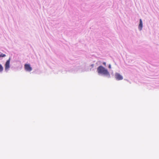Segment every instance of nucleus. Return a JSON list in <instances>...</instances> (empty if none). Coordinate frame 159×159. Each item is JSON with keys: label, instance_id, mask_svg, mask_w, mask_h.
<instances>
[{"label": "nucleus", "instance_id": "nucleus-8", "mask_svg": "<svg viewBox=\"0 0 159 159\" xmlns=\"http://www.w3.org/2000/svg\"><path fill=\"white\" fill-rule=\"evenodd\" d=\"M103 64L105 66L106 65V63L105 62H103Z\"/></svg>", "mask_w": 159, "mask_h": 159}, {"label": "nucleus", "instance_id": "nucleus-6", "mask_svg": "<svg viewBox=\"0 0 159 159\" xmlns=\"http://www.w3.org/2000/svg\"><path fill=\"white\" fill-rule=\"evenodd\" d=\"M3 70V67L0 64V72H2Z\"/></svg>", "mask_w": 159, "mask_h": 159}, {"label": "nucleus", "instance_id": "nucleus-7", "mask_svg": "<svg viewBox=\"0 0 159 159\" xmlns=\"http://www.w3.org/2000/svg\"><path fill=\"white\" fill-rule=\"evenodd\" d=\"M5 56H6V55L5 54H3L2 53H1V54H0V57H4Z\"/></svg>", "mask_w": 159, "mask_h": 159}, {"label": "nucleus", "instance_id": "nucleus-9", "mask_svg": "<svg viewBox=\"0 0 159 159\" xmlns=\"http://www.w3.org/2000/svg\"><path fill=\"white\" fill-rule=\"evenodd\" d=\"M108 67H109V68H111V65H109Z\"/></svg>", "mask_w": 159, "mask_h": 159}, {"label": "nucleus", "instance_id": "nucleus-1", "mask_svg": "<svg viewBox=\"0 0 159 159\" xmlns=\"http://www.w3.org/2000/svg\"><path fill=\"white\" fill-rule=\"evenodd\" d=\"M97 71L98 74L110 75L107 70L102 66H100L97 68Z\"/></svg>", "mask_w": 159, "mask_h": 159}, {"label": "nucleus", "instance_id": "nucleus-5", "mask_svg": "<svg viewBox=\"0 0 159 159\" xmlns=\"http://www.w3.org/2000/svg\"><path fill=\"white\" fill-rule=\"evenodd\" d=\"M143 27V22L142 20L141 19L139 20V30H141Z\"/></svg>", "mask_w": 159, "mask_h": 159}, {"label": "nucleus", "instance_id": "nucleus-2", "mask_svg": "<svg viewBox=\"0 0 159 159\" xmlns=\"http://www.w3.org/2000/svg\"><path fill=\"white\" fill-rule=\"evenodd\" d=\"M115 77L116 80H121L123 79V77L122 76L118 73H115Z\"/></svg>", "mask_w": 159, "mask_h": 159}, {"label": "nucleus", "instance_id": "nucleus-3", "mask_svg": "<svg viewBox=\"0 0 159 159\" xmlns=\"http://www.w3.org/2000/svg\"><path fill=\"white\" fill-rule=\"evenodd\" d=\"M25 69L26 70L28 71H30L32 70L31 67L29 64L25 65Z\"/></svg>", "mask_w": 159, "mask_h": 159}, {"label": "nucleus", "instance_id": "nucleus-4", "mask_svg": "<svg viewBox=\"0 0 159 159\" xmlns=\"http://www.w3.org/2000/svg\"><path fill=\"white\" fill-rule=\"evenodd\" d=\"M10 58L7 61L5 64V70H7L10 68Z\"/></svg>", "mask_w": 159, "mask_h": 159}]
</instances>
